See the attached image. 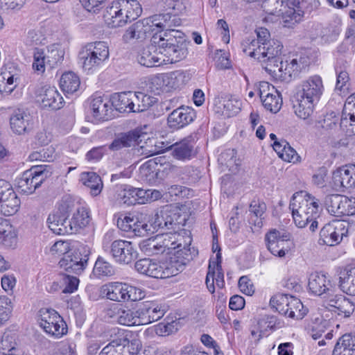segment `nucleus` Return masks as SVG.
<instances>
[{
    "mask_svg": "<svg viewBox=\"0 0 355 355\" xmlns=\"http://www.w3.org/2000/svg\"><path fill=\"white\" fill-rule=\"evenodd\" d=\"M160 35L159 48L164 63H175L184 59L188 54L189 41L184 33L174 29L157 33Z\"/></svg>",
    "mask_w": 355,
    "mask_h": 355,
    "instance_id": "f257e3e1",
    "label": "nucleus"
},
{
    "mask_svg": "<svg viewBox=\"0 0 355 355\" xmlns=\"http://www.w3.org/2000/svg\"><path fill=\"white\" fill-rule=\"evenodd\" d=\"M141 12V6L137 0H118L106 8L103 18L109 27L116 28L136 19Z\"/></svg>",
    "mask_w": 355,
    "mask_h": 355,
    "instance_id": "f03ea898",
    "label": "nucleus"
},
{
    "mask_svg": "<svg viewBox=\"0 0 355 355\" xmlns=\"http://www.w3.org/2000/svg\"><path fill=\"white\" fill-rule=\"evenodd\" d=\"M109 48L105 42L87 44L80 51L79 58L85 71H90L101 66L109 58Z\"/></svg>",
    "mask_w": 355,
    "mask_h": 355,
    "instance_id": "7ed1b4c3",
    "label": "nucleus"
},
{
    "mask_svg": "<svg viewBox=\"0 0 355 355\" xmlns=\"http://www.w3.org/2000/svg\"><path fill=\"white\" fill-rule=\"evenodd\" d=\"M49 167L47 165L35 166L24 172L17 180L20 192L27 195L33 193L51 175Z\"/></svg>",
    "mask_w": 355,
    "mask_h": 355,
    "instance_id": "20e7f679",
    "label": "nucleus"
},
{
    "mask_svg": "<svg viewBox=\"0 0 355 355\" xmlns=\"http://www.w3.org/2000/svg\"><path fill=\"white\" fill-rule=\"evenodd\" d=\"M262 49L259 61L262 67L270 74L277 76L279 71L283 70L284 62L279 57L283 45L279 41L269 40Z\"/></svg>",
    "mask_w": 355,
    "mask_h": 355,
    "instance_id": "39448f33",
    "label": "nucleus"
},
{
    "mask_svg": "<svg viewBox=\"0 0 355 355\" xmlns=\"http://www.w3.org/2000/svg\"><path fill=\"white\" fill-rule=\"evenodd\" d=\"M89 255V248L86 245H80L64 253L59 261L60 267L68 272L80 275L87 266Z\"/></svg>",
    "mask_w": 355,
    "mask_h": 355,
    "instance_id": "423d86ee",
    "label": "nucleus"
},
{
    "mask_svg": "<svg viewBox=\"0 0 355 355\" xmlns=\"http://www.w3.org/2000/svg\"><path fill=\"white\" fill-rule=\"evenodd\" d=\"M295 0H268L264 8L268 13L281 16L284 27L291 28L297 24L299 14L295 13L292 6H295Z\"/></svg>",
    "mask_w": 355,
    "mask_h": 355,
    "instance_id": "0eeeda50",
    "label": "nucleus"
},
{
    "mask_svg": "<svg viewBox=\"0 0 355 355\" xmlns=\"http://www.w3.org/2000/svg\"><path fill=\"white\" fill-rule=\"evenodd\" d=\"M40 327L49 334L60 338L67 332L65 322L52 309L43 308L39 311Z\"/></svg>",
    "mask_w": 355,
    "mask_h": 355,
    "instance_id": "6e6552de",
    "label": "nucleus"
},
{
    "mask_svg": "<svg viewBox=\"0 0 355 355\" xmlns=\"http://www.w3.org/2000/svg\"><path fill=\"white\" fill-rule=\"evenodd\" d=\"M73 211V205L62 202L57 211L50 214L47 218L49 229L55 234H70L68 218Z\"/></svg>",
    "mask_w": 355,
    "mask_h": 355,
    "instance_id": "1a4fd4ad",
    "label": "nucleus"
},
{
    "mask_svg": "<svg viewBox=\"0 0 355 355\" xmlns=\"http://www.w3.org/2000/svg\"><path fill=\"white\" fill-rule=\"evenodd\" d=\"M20 200L12 185L8 181L0 179V214L12 216L17 212Z\"/></svg>",
    "mask_w": 355,
    "mask_h": 355,
    "instance_id": "9d476101",
    "label": "nucleus"
},
{
    "mask_svg": "<svg viewBox=\"0 0 355 355\" xmlns=\"http://www.w3.org/2000/svg\"><path fill=\"white\" fill-rule=\"evenodd\" d=\"M160 35L154 34L150 39V44L143 48L137 55L138 62L144 67H152L164 63L159 48Z\"/></svg>",
    "mask_w": 355,
    "mask_h": 355,
    "instance_id": "9b49d317",
    "label": "nucleus"
},
{
    "mask_svg": "<svg viewBox=\"0 0 355 355\" xmlns=\"http://www.w3.org/2000/svg\"><path fill=\"white\" fill-rule=\"evenodd\" d=\"M348 230L345 223L340 220H333L326 224L320 232V243L329 245H336L346 236Z\"/></svg>",
    "mask_w": 355,
    "mask_h": 355,
    "instance_id": "f8f14e48",
    "label": "nucleus"
},
{
    "mask_svg": "<svg viewBox=\"0 0 355 355\" xmlns=\"http://www.w3.org/2000/svg\"><path fill=\"white\" fill-rule=\"evenodd\" d=\"M112 258L119 263L129 264L137 257V252L132 242L125 240H115L110 246Z\"/></svg>",
    "mask_w": 355,
    "mask_h": 355,
    "instance_id": "ddd939ff",
    "label": "nucleus"
},
{
    "mask_svg": "<svg viewBox=\"0 0 355 355\" xmlns=\"http://www.w3.org/2000/svg\"><path fill=\"white\" fill-rule=\"evenodd\" d=\"M196 117L194 110L189 107H180L173 110L168 116L170 128L178 130L191 123Z\"/></svg>",
    "mask_w": 355,
    "mask_h": 355,
    "instance_id": "4468645a",
    "label": "nucleus"
},
{
    "mask_svg": "<svg viewBox=\"0 0 355 355\" xmlns=\"http://www.w3.org/2000/svg\"><path fill=\"white\" fill-rule=\"evenodd\" d=\"M333 183L336 189L355 187V165L345 166L333 173Z\"/></svg>",
    "mask_w": 355,
    "mask_h": 355,
    "instance_id": "2eb2a0df",
    "label": "nucleus"
},
{
    "mask_svg": "<svg viewBox=\"0 0 355 355\" xmlns=\"http://www.w3.org/2000/svg\"><path fill=\"white\" fill-rule=\"evenodd\" d=\"M165 309L154 302H146L139 308L141 325L148 324L162 318L165 314Z\"/></svg>",
    "mask_w": 355,
    "mask_h": 355,
    "instance_id": "dca6fc26",
    "label": "nucleus"
},
{
    "mask_svg": "<svg viewBox=\"0 0 355 355\" xmlns=\"http://www.w3.org/2000/svg\"><path fill=\"white\" fill-rule=\"evenodd\" d=\"M150 31L151 25L149 24V19L139 20L128 27L123 35V40L125 42L132 40L141 42L147 38Z\"/></svg>",
    "mask_w": 355,
    "mask_h": 355,
    "instance_id": "f3484780",
    "label": "nucleus"
},
{
    "mask_svg": "<svg viewBox=\"0 0 355 355\" xmlns=\"http://www.w3.org/2000/svg\"><path fill=\"white\" fill-rule=\"evenodd\" d=\"M323 89L324 87L321 77L313 76L302 83L301 89L297 93L302 94V96L309 98L318 103Z\"/></svg>",
    "mask_w": 355,
    "mask_h": 355,
    "instance_id": "a211bd4d",
    "label": "nucleus"
},
{
    "mask_svg": "<svg viewBox=\"0 0 355 355\" xmlns=\"http://www.w3.org/2000/svg\"><path fill=\"white\" fill-rule=\"evenodd\" d=\"M309 291L315 295L321 296L325 295L324 297L330 294L331 284L328 277L322 273L314 272L311 274L308 284Z\"/></svg>",
    "mask_w": 355,
    "mask_h": 355,
    "instance_id": "6ab92c4d",
    "label": "nucleus"
},
{
    "mask_svg": "<svg viewBox=\"0 0 355 355\" xmlns=\"http://www.w3.org/2000/svg\"><path fill=\"white\" fill-rule=\"evenodd\" d=\"M135 268L140 274L153 278L164 279L168 277V271H165L162 266L150 259H142L137 261Z\"/></svg>",
    "mask_w": 355,
    "mask_h": 355,
    "instance_id": "aec40b11",
    "label": "nucleus"
},
{
    "mask_svg": "<svg viewBox=\"0 0 355 355\" xmlns=\"http://www.w3.org/2000/svg\"><path fill=\"white\" fill-rule=\"evenodd\" d=\"M318 102L302 94L296 93L293 103V110L297 117L303 119H310L314 113L315 106Z\"/></svg>",
    "mask_w": 355,
    "mask_h": 355,
    "instance_id": "412c9836",
    "label": "nucleus"
},
{
    "mask_svg": "<svg viewBox=\"0 0 355 355\" xmlns=\"http://www.w3.org/2000/svg\"><path fill=\"white\" fill-rule=\"evenodd\" d=\"M166 150H172V155L178 160L190 159L195 155L194 143L191 137L184 138L174 144L166 146Z\"/></svg>",
    "mask_w": 355,
    "mask_h": 355,
    "instance_id": "4be33fe9",
    "label": "nucleus"
},
{
    "mask_svg": "<svg viewBox=\"0 0 355 355\" xmlns=\"http://www.w3.org/2000/svg\"><path fill=\"white\" fill-rule=\"evenodd\" d=\"M130 340L128 335L123 331L103 347L98 355H123L125 352L130 353Z\"/></svg>",
    "mask_w": 355,
    "mask_h": 355,
    "instance_id": "5701e85b",
    "label": "nucleus"
},
{
    "mask_svg": "<svg viewBox=\"0 0 355 355\" xmlns=\"http://www.w3.org/2000/svg\"><path fill=\"white\" fill-rule=\"evenodd\" d=\"M191 241V237L187 235L182 241V246L178 248V250L174 252L175 261L179 266H186L198 255V250L190 247Z\"/></svg>",
    "mask_w": 355,
    "mask_h": 355,
    "instance_id": "b1692460",
    "label": "nucleus"
},
{
    "mask_svg": "<svg viewBox=\"0 0 355 355\" xmlns=\"http://www.w3.org/2000/svg\"><path fill=\"white\" fill-rule=\"evenodd\" d=\"M327 304L335 308L338 314H344L345 318L349 317L354 311V304L343 295H331L327 296Z\"/></svg>",
    "mask_w": 355,
    "mask_h": 355,
    "instance_id": "393cba45",
    "label": "nucleus"
},
{
    "mask_svg": "<svg viewBox=\"0 0 355 355\" xmlns=\"http://www.w3.org/2000/svg\"><path fill=\"white\" fill-rule=\"evenodd\" d=\"M10 124L15 133L24 134L30 129L31 116L23 110H15L10 118Z\"/></svg>",
    "mask_w": 355,
    "mask_h": 355,
    "instance_id": "a878e982",
    "label": "nucleus"
},
{
    "mask_svg": "<svg viewBox=\"0 0 355 355\" xmlns=\"http://www.w3.org/2000/svg\"><path fill=\"white\" fill-rule=\"evenodd\" d=\"M132 92L115 94L112 98V105L119 112H134L135 102Z\"/></svg>",
    "mask_w": 355,
    "mask_h": 355,
    "instance_id": "bb28decb",
    "label": "nucleus"
},
{
    "mask_svg": "<svg viewBox=\"0 0 355 355\" xmlns=\"http://www.w3.org/2000/svg\"><path fill=\"white\" fill-rule=\"evenodd\" d=\"M143 136L137 130L122 133L115 139L110 145V149L119 150L122 148L130 147L135 145L139 146Z\"/></svg>",
    "mask_w": 355,
    "mask_h": 355,
    "instance_id": "cd10ccee",
    "label": "nucleus"
},
{
    "mask_svg": "<svg viewBox=\"0 0 355 355\" xmlns=\"http://www.w3.org/2000/svg\"><path fill=\"white\" fill-rule=\"evenodd\" d=\"M339 287L343 293L355 295V266H347L340 272Z\"/></svg>",
    "mask_w": 355,
    "mask_h": 355,
    "instance_id": "c85d7f7f",
    "label": "nucleus"
},
{
    "mask_svg": "<svg viewBox=\"0 0 355 355\" xmlns=\"http://www.w3.org/2000/svg\"><path fill=\"white\" fill-rule=\"evenodd\" d=\"M89 216L87 209L83 207H78L73 212L71 218L68 220L70 234L84 228L89 224Z\"/></svg>",
    "mask_w": 355,
    "mask_h": 355,
    "instance_id": "c756f323",
    "label": "nucleus"
},
{
    "mask_svg": "<svg viewBox=\"0 0 355 355\" xmlns=\"http://www.w3.org/2000/svg\"><path fill=\"white\" fill-rule=\"evenodd\" d=\"M125 284L121 282H110L103 285L101 293L107 299L115 302H124Z\"/></svg>",
    "mask_w": 355,
    "mask_h": 355,
    "instance_id": "7c9ffc66",
    "label": "nucleus"
},
{
    "mask_svg": "<svg viewBox=\"0 0 355 355\" xmlns=\"http://www.w3.org/2000/svg\"><path fill=\"white\" fill-rule=\"evenodd\" d=\"M42 105L53 110H59L63 107L64 100L55 87L44 88L42 98Z\"/></svg>",
    "mask_w": 355,
    "mask_h": 355,
    "instance_id": "2f4dec72",
    "label": "nucleus"
},
{
    "mask_svg": "<svg viewBox=\"0 0 355 355\" xmlns=\"http://www.w3.org/2000/svg\"><path fill=\"white\" fill-rule=\"evenodd\" d=\"M119 196L123 204L128 205H142L144 204L142 199L145 198V192L143 189L125 185Z\"/></svg>",
    "mask_w": 355,
    "mask_h": 355,
    "instance_id": "473e14b6",
    "label": "nucleus"
},
{
    "mask_svg": "<svg viewBox=\"0 0 355 355\" xmlns=\"http://www.w3.org/2000/svg\"><path fill=\"white\" fill-rule=\"evenodd\" d=\"M164 252L172 254L173 250L182 246L184 236L180 233L169 232L159 236Z\"/></svg>",
    "mask_w": 355,
    "mask_h": 355,
    "instance_id": "72a5a7b5",
    "label": "nucleus"
},
{
    "mask_svg": "<svg viewBox=\"0 0 355 355\" xmlns=\"http://www.w3.org/2000/svg\"><path fill=\"white\" fill-rule=\"evenodd\" d=\"M332 355H355V336L345 334L339 338Z\"/></svg>",
    "mask_w": 355,
    "mask_h": 355,
    "instance_id": "f704fd0d",
    "label": "nucleus"
},
{
    "mask_svg": "<svg viewBox=\"0 0 355 355\" xmlns=\"http://www.w3.org/2000/svg\"><path fill=\"white\" fill-rule=\"evenodd\" d=\"M115 313L117 315V321L119 324L126 326L141 325L139 315V309L137 310L130 309L116 308L114 309Z\"/></svg>",
    "mask_w": 355,
    "mask_h": 355,
    "instance_id": "c9c22d12",
    "label": "nucleus"
},
{
    "mask_svg": "<svg viewBox=\"0 0 355 355\" xmlns=\"http://www.w3.org/2000/svg\"><path fill=\"white\" fill-rule=\"evenodd\" d=\"M80 180L85 186L90 189V193L94 196H98L103 187L101 177L94 172L82 173Z\"/></svg>",
    "mask_w": 355,
    "mask_h": 355,
    "instance_id": "e433bc0d",
    "label": "nucleus"
},
{
    "mask_svg": "<svg viewBox=\"0 0 355 355\" xmlns=\"http://www.w3.org/2000/svg\"><path fill=\"white\" fill-rule=\"evenodd\" d=\"M300 196L304 199L300 202L299 209H303L307 215L313 218H317L319 216V201L315 197L306 192H301Z\"/></svg>",
    "mask_w": 355,
    "mask_h": 355,
    "instance_id": "4c0bfd02",
    "label": "nucleus"
},
{
    "mask_svg": "<svg viewBox=\"0 0 355 355\" xmlns=\"http://www.w3.org/2000/svg\"><path fill=\"white\" fill-rule=\"evenodd\" d=\"M80 79L78 76L72 71L64 73L60 80V85L62 90L67 94L76 92L80 87Z\"/></svg>",
    "mask_w": 355,
    "mask_h": 355,
    "instance_id": "58836bf2",
    "label": "nucleus"
},
{
    "mask_svg": "<svg viewBox=\"0 0 355 355\" xmlns=\"http://www.w3.org/2000/svg\"><path fill=\"white\" fill-rule=\"evenodd\" d=\"M158 158L155 159H150L144 163L139 168V172L143 178V180L147 183L152 184L156 181L157 176V171H159L157 168L158 162H157Z\"/></svg>",
    "mask_w": 355,
    "mask_h": 355,
    "instance_id": "ea45409f",
    "label": "nucleus"
},
{
    "mask_svg": "<svg viewBox=\"0 0 355 355\" xmlns=\"http://www.w3.org/2000/svg\"><path fill=\"white\" fill-rule=\"evenodd\" d=\"M293 296L287 294L278 293L270 300V305L275 308L277 311L280 314L286 316L288 311H289V306L291 299H293Z\"/></svg>",
    "mask_w": 355,
    "mask_h": 355,
    "instance_id": "a19ab883",
    "label": "nucleus"
},
{
    "mask_svg": "<svg viewBox=\"0 0 355 355\" xmlns=\"http://www.w3.org/2000/svg\"><path fill=\"white\" fill-rule=\"evenodd\" d=\"M93 274L98 278L111 277L115 274V268L103 257H98L93 268Z\"/></svg>",
    "mask_w": 355,
    "mask_h": 355,
    "instance_id": "79ce46f5",
    "label": "nucleus"
},
{
    "mask_svg": "<svg viewBox=\"0 0 355 355\" xmlns=\"http://www.w3.org/2000/svg\"><path fill=\"white\" fill-rule=\"evenodd\" d=\"M166 83V92L172 89H177L185 84L187 80L186 73L182 70H177L165 73Z\"/></svg>",
    "mask_w": 355,
    "mask_h": 355,
    "instance_id": "37998d69",
    "label": "nucleus"
},
{
    "mask_svg": "<svg viewBox=\"0 0 355 355\" xmlns=\"http://www.w3.org/2000/svg\"><path fill=\"white\" fill-rule=\"evenodd\" d=\"M340 117L335 112L327 113L322 121H318L320 126L329 133L336 132L340 128Z\"/></svg>",
    "mask_w": 355,
    "mask_h": 355,
    "instance_id": "c03bdc74",
    "label": "nucleus"
},
{
    "mask_svg": "<svg viewBox=\"0 0 355 355\" xmlns=\"http://www.w3.org/2000/svg\"><path fill=\"white\" fill-rule=\"evenodd\" d=\"M295 1L296 3L292 7L295 10V13H298L300 15L297 24L301 21L305 12L310 13L320 6L318 0H295Z\"/></svg>",
    "mask_w": 355,
    "mask_h": 355,
    "instance_id": "a18cd8bd",
    "label": "nucleus"
},
{
    "mask_svg": "<svg viewBox=\"0 0 355 355\" xmlns=\"http://www.w3.org/2000/svg\"><path fill=\"white\" fill-rule=\"evenodd\" d=\"M340 128L348 135H355V113L344 108L340 117Z\"/></svg>",
    "mask_w": 355,
    "mask_h": 355,
    "instance_id": "49530a36",
    "label": "nucleus"
},
{
    "mask_svg": "<svg viewBox=\"0 0 355 355\" xmlns=\"http://www.w3.org/2000/svg\"><path fill=\"white\" fill-rule=\"evenodd\" d=\"M64 51L58 44L51 45L48 49V53L45 55L46 58V64L51 68H54L59 64L62 63L64 58Z\"/></svg>",
    "mask_w": 355,
    "mask_h": 355,
    "instance_id": "de8ad7c7",
    "label": "nucleus"
},
{
    "mask_svg": "<svg viewBox=\"0 0 355 355\" xmlns=\"http://www.w3.org/2000/svg\"><path fill=\"white\" fill-rule=\"evenodd\" d=\"M135 94L134 102L135 107L134 112H141L146 110L155 102V98L143 92H133Z\"/></svg>",
    "mask_w": 355,
    "mask_h": 355,
    "instance_id": "09e8293b",
    "label": "nucleus"
},
{
    "mask_svg": "<svg viewBox=\"0 0 355 355\" xmlns=\"http://www.w3.org/2000/svg\"><path fill=\"white\" fill-rule=\"evenodd\" d=\"M218 103L219 104L218 108L222 114L229 117L238 113L240 110L239 101L236 99L218 98Z\"/></svg>",
    "mask_w": 355,
    "mask_h": 355,
    "instance_id": "8fccbe9b",
    "label": "nucleus"
},
{
    "mask_svg": "<svg viewBox=\"0 0 355 355\" xmlns=\"http://www.w3.org/2000/svg\"><path fill=\"white\" fill-rule=\"evenodd\" d=\"M242 46L244 53L259 61L262 49H264V46L260 44V42L255 39L248 38L243 42Z\"/></svg>",
    "mask_w": 355,
    "mask_h": 355,
    "instance_id": "3c124183",
    "label": "nucleus"
},
{
    "mask_svg": "<svg viewBox=\"0 0 355 355\" xmlns=\"http://www.w3.org/2000/svg\"><path fill=\"white\" fill-rule=\"evenodd\" d=\"M296 198L297 197L294 195L290 204V207L292 208V214L295 223L298 227L303 228L313 218H311L310 215H307V213H306L303 209L295 208V205L293 201L295 200Z\"/></svg>",
    "mask_w": 355,
    "mask_h": 355,
    "instance_id": "603ef678",
    "label": "nucleus"
},
{
    "mask_svg": "<svg viewBox=\"0 0 355 355\" xmlns=\"http://www.w3.org/2000/svg\"><path fill=\"white\" fill-rule=\"evenodd\" d=\"M160 211L161 219H164V226H166V230L174 229L175 226L178 225V220L180 215L173 210L171 206H165Z\"/></svg>",
    "mask_w": 355,
    "mask_h": 355,
    "instance_id": "864d4df0",
    "label": "nucleus"
},
{
    "mask_svg": "<svg viewBox=\"0 0 355 355\" xmlns=\"http://www.w3.org/2000/svg\"><path fill=\"white\" fill-rule=\"evenodd\" d=\"M261 100L264 107L272 113H277L281 109L282 99L278 94L266 93L265 97Z\"/></svg>",
    "mask_w": 355,
    "mask_h": 355,
    "instance_id": "5fc2aeb1",
    "label": "nucleus"
},
{
    "mask_svg": "<svg viewBox=\"0 0 355 355\" xmlns=\"http://www.w3.org/2000/svg\"><path fill=\"white\" fill-rule=\"evenodd\" d=\"M166 322L159 323L156 329V333L160 336H166L178 331L180 327V319L170 320L166 318Z\"/></svg>",
    "mask_w": 355,
    "mask_h": 355,
    "instance_id": "6e6d98bb",
    "label": "nucleus"
},
{
    "mask_svg": "<svg viewBox=\"0 0 355 355\" xmlns=\"http://www.w3.org/2000/svg\"><path fill=\"white\" fill-rule=\"evenodd\" d=\"M343 199H344V196L339 194L327 196L324 200V204L328 211L334 215L338 216Z\"/></svg>",
    "mask_w": 355,
    "mask_h": 355,
    "instance_id": "4d7b16f0",
    "label": "nucleus"
},
{
    "mask_svg": "<svg viewBox=\"0 0 355 355\" xmlns=\"http://www.w3.org/2000/svg\"><path fill=\"white\" fill-rule=\"evenodd\" d=\"M138 222L135 224L134 234L137 236H145L151 234V229L149 228L150 223L146 214H137Z\"/></svg>",
    "mask_w": 355,
    "mask_h": 355,
    "instance_id": "13d9d810",
    "label": "nucleus"
},
{
    "mask_svg": "<svg viewBox=\"0 0 355 355\" xmlns=\"http://www.w3.org/2000/svg\"><path fill=\"white\" fill-rule=\"evenodd\" d=\"M306 314V311L304 309V306L301 301L293 297L291 299L289 311L286 316L291 318L302 319Z\"/></svg>",
    "mask_w": 355,
    "mask_h": 355,
    "instance_id": "bf43d9fd",
    "label": "nucleus"
},
{
    "mask_svg": "<svg viewBox=\"0 0 355 355\" xmlns=\"http://www.w3.org/2000/svg\"><path fill=\"white\" fill-rule=\"evenodd\" d=\"M300 70V65L298 63L297 59H292L289 62L286 60L284 62L283 70L279 71L276 76H284V78L288 77L292 78L297 76Z\"/></svg>",
    "mask_w": 355,
    "mask_h": 355,
    "instance_id": "052dcab7",
    "label": "nucleus"
},
{
    "mask_svg": "<svg viewBox=\"0 0 355 355\" xmlns=\"http://www.w3.org/2000/svg\"><path fill=\"white\" fill-rule=\"evenodd\" d=\"M12 309L11 300L6 296H0V326L9 320Z\"/></svg>",
    "mask_w": 355,
    "mask_h": 355,
    "instance_id": "680f3d73",
    "label": "nucleus"
},
{
    "mask_svg": "<svg viewBox=\"0 0 355 355\" xmlns=\"http://www.w3.org/2000/svg\"><path fill=\"white\" fill-rule=\"evenodd\" d=\"M125 295H123L124 302H136L143 299L145 296L144 291L137 287L132 286L125 284Z\"/></svg>",
    "mask_w": 355,
    "mask_h": 355,
    "instance_id": "e2e57ef3",
    "label": "nucleus"
},
{
    "mask_svg": "<svg viewBox=\"0 0 355 355\" xmlns=\"http://www.w3.org/2000/svg\"><path fill=\"white\" fill-rule=\"evenodd\" d=\"M138 222L137 214H129L125 216L123 219L118 220V227L124 232H131L134 233L135 224Z\"/></svg>",
    "mask_w": 355,
    "mask_h": 355,
    "instance_id": "0e129e2a",
    "label": "nucleus"
},
{
    "mask_svg": "<svg viewBox=\"0 0 355 355\" xmlns=\"http://www.w3.org/2000/svg\"><path fill=\"white\" fill-rule=\"evenodd\" d=\"M279 237H277V239H275L277 243L279 250H278V257H284L286 254V252H288L290 250V246L288 243L290 241V234L286 232H282L279 231Z\"/></svg>",
    "mask_w": 355,
    "mask_h": 355,
    "instance_id": "69168bd1",
    "label": "nucleus"
},
{
    "mask_svg": "<svg viewBox=\"0 0 355 355\" xmlns=\"http://www.w3.org/2000/svg\"><path fill=\"white\" fill-rule=\"evenodd\" d=\"M279 236V231L274 229L266 234L265 237L268 250L275 256H278V250H279L275 239H277V238Z\"/></svg>",
    "mask_w": 355,
    "mask_h": 355,
    "instance_id": "338daca9",
    "label": "nucleus"
},
{
    "mask_svg": "<svg viewBox=\"0 0 355 355\" xmlns=\"http://www.w3.org/2000/svg\"><path fill=\"white\" fill-rule=\"evenodd\" d=\"M338 216H352L355 214V198L344 196Z\"/></svg>",
    "mask_w": 355,
    "mask_h": 355,
    "instance_id": "774afa93",
    "label": "nucleus"
}]
</instances>
